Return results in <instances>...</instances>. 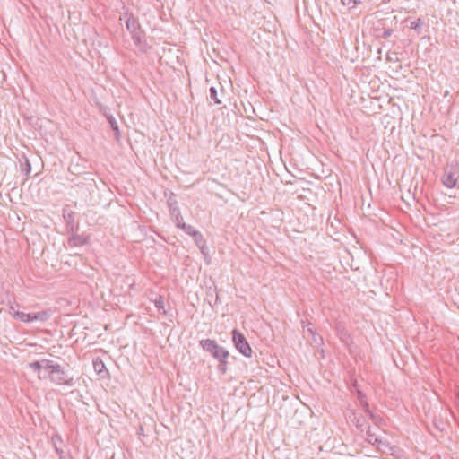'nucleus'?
Masks as SVG:
<instances>
[{"mask_svg":"<svg viewBox=\"0 0 459 459\" xmlns=\"http://www.w3.org/2000/svg\"><path fill=\"white\" fill-rule=\"evenodd\" d=\"M29 367L36 372H39V370L42 368L39 360L30 363Z\"/></svg>","mask_w":459,"mask_h":459,"instance_id":"nucleus-22","label":"nucleus"},{"mask_svg":"<svg viewBox=\"0 0 459 459\" xmlns=\"http://www.w3.org/2000/svg\"><path fill=\"white\" fill-rule=\"evenodd\" d=\"M170 214L174 218V221L177 223V227H178L179 223L184 222L183 221V217H182V215L180 213V211H179V209L178 207L170 206Z\"/></svg>","mask_w":459,"mask_h":459,"instance_id":"nucleus-11","label":"nucleus"},{"mask_svg":"<svg viewBox=\"0 0 459 459\" xmlns=\"http://www.w3.org/2000/svg\"><path fill=\"white\" fill-rule=\"evenodd\" d=\"M52 441H53V444H54L56 453L59 455L63 454V450L59 447V444H57V442H60V443L62 442L60 437H58V436L53 437Z\"/></svg>","mask_w":459,"mask_h":459,"instance_id":"nucleus-18","label":"nucleus"},{"mask_svg":"<svg viewBox=\"0 0 459 459\" xmlns=\"http://www.w3.org/2000/svg\"><path fill=\"white\" fill-rule=\"evenodd\" d=\"M23 170L25 171V174L28 175L30 173V170H31V166L30 164V162L28 160H26L25 164H24V169Z\"/></svg>","mask_w":459,"mask_h":459,"instance_id":"nucleus-25","label":"nucleus"},{"mask_svg":"<svg viewBox=\"0 0 459 459\" xmlns=\"http://www.w3.org/2000/svg\"><path fill=\"white\" fill-rule=\"evenodd\" d=\"M201 347L210 352L213 358L220 359L223 358L229 357V351H227L223 347H221L217 344L214 340L205 339L200 342Z\"/></svg>","mask_w":459,"mask_h":459,"instance_id":"nucleus-1","label":"nucleus"},{"mask_svg":"<svg viewBox=\"0 0 459 459\" xmlns=\"http://www.w3.org/2000/svg\"><path fill=\"white\" fill-rule=\"evenodd\" d=\"M153 303L159 310L162 309L163 314H166V311L164 309V300H163L162 296H160V295L156 296L155 299L153 300Z\"/></svg>","mask_w":459,"mask_h":459,"instance_id":"nucleus-13","label":"nucleus"},{"mask_svg":"<svg viewBox=\"0 0 459 459\" xmlns=\"http://www.w3.org/2000/svg\"><path fill=\"white\" fill-rule=\"evenodd\" d=\"M307 331L314 336V333H313L312 329L308 328Z\"/></svg>","mask_w":459,"mask_h":459,"instance_id":"nucleus-28","label":"nucleus"},{"mask_svg":"<svg viewBox=\"0 0 459 459\" xmlns=\"http://www.w3.org/2000/svg\"><path fill=\"white\" fill-rule=\"evenodd\" d=\"M39 361L41 364V368L48 369L49 371H51L52 368L57 364V363L54 362L53 360H49V359H41Z\"/></svg>","mask_w":459,"mask_h":459,"instance_id":"nucleus-14","label":"nucleus"},{"mask_svg":"<svg viewBox=\"0 0 459 459\" xmlns=\"http://www.w3.org/2000/svg\"><path fill=\"white\" fill-rule=\"evenodd\" d=\"M342 3L344 5L352 4L353 6H355L358 3H359V0H342Z\"/></svg>","mask_w":459,"mask_h":459,"instance_id":"nucleus-24","label":"nucleus"},{"mask_svg":"<svg viewBox=\"0 0 459 459\" xmlns=\"http://www.w3.org/2000/svg\"><path fill=\"white\" fill-rule=\"evenodd\" d=\"M423 26V22L420 18L416 19L415 21H412L410 24V28L417 30L418 33H420V29Z\"/></svg>","mask_w":459,"mask_h":459,"instance_id":"nucleus-12","label":"nucleus"},{"mask_svg":"<svg viewBox=\"0 0 459 459\" xmlns=\"http://www.w3.org/2000/svg\"><path fill=\"white\" fill-rule=\"evenodd\" d=\"M126 24L127 30H130V32L132 33V37L134 42L138 43L140 41V31L138 22L131 15L127 18Z\"/></svg>","mask_w":459,"mask_h":459,"instance_id":"nucleus-5","label":"nucleus"},{"mask_svg":"<svg viewBox=\"0 0 459 459\" xmlns=\"http://www.w3.org/2000/svg\"><path fill=\"white\" fill-rule=\"evenodd\" d=\"M10 313L13 317L26 323H30V313H24L20 311H15L13 307H10Z\"/></svg>","mask_w":459,"mask_h":459,"instance_id":"nucleus-9","label":"nucleus"},{"mask_svg":"<svg viewBox=\"0 0 459 459\" xmlns=\"http://www.w3.org/2000/svg\"><path fill=\"white\" fill-rule=\"evenodd\" d=\"M374 446H377V449L384 454H393L394 448L386 442L379 437L374 438Z\"/></svg>","mask_w":459,"mask_h":459,"instance_id":"nucleus-6","label":"nucleus"},{"mask_svg":"<svg viewBox=\"0 0 459 459\" xmlns=\"http://www.w3.org/2000/svg\"><path fill=\"white\" fill-rule=\"evenodd\" d=\"M69 171L72 173V174H80L81 172L79 171V165L78 164H71L69 166Z\"/></svg>","mask_w":459,"mask_h":459,"instance_id":"nucleus-23","label":"nucleus"},{"mask_svg":"<svg viewBox=\"0 0 459 459\" xmlns=\"http://www.w3.org/2000/svg\"><path fill=\"white\" fill-rule=\"evenodd\" d=\"M50 380L56 385H72V378L68 377L64 368L56 364L49 372Z\"/></svg>","mask_w":459,"mask_h":459,"instance_id":"nucleus-3","label":"nucleus"},{"mask_svg":"<svg viewBox=\"0 0 459 459\" xmlns=\"http://www.w3.org/2000/svg\"><path fill=\"white\" fill-rule=\"evenodd\" d=\"M93 366H94L95 371L98 373H100L102 371V369L105 368L103 362L100 360L94 361Z\"/></svg>","mask_w":459,"mask_h":459,"instance_id":"nucleus-21","label":"nucleus"},{"mask_svg":"<svg viewBox=\"0 0 459 459\" xmlns=\"http://www.w3.org/2000/svg\"><path fill=\"white\" fill-rule=\"evenodd\" d=\"M108 123L110 124L112 130L115 131L116 134H118V133H119L118 126H117L115 118L112 117H108Z\"/></svg>","mask_w":459,"mask_h":459,"instance_id":"nucleus-19","label":"nucleus"},{"mask_svg":"<svg viewBox=\"0 0 459 459\" xmlns=\"http://www.w3.org/2000/svg\"><path fill=\"white\" fill-rule=\"evenodd\" d=\"M50 316V312L48 310H43L37 313H30V322L40 321L44 322L48 320Z\"/></svg>","mask_w":459,"mask_h":459,"instance_id":"nucleus-7","label":"nucleus"},{"mask_svg":"<svg viewBox=\"0 0 459 459\" xmlns=\"http://www.w3.org/2000/svg\"><path fill=\"white\" fill-rule=\"evenodd\" d=\"M227 359L228 358H223V359H218L219 360L218 371L221 374H225L227 371Z\"/></svg>","mask_w":459,"mask_h":459,"instance_id":"nucleus-16","label":"nucleus"},{"mask_svg":"<svg viewBox=\"0 0 459 459\" xmlns=\"http://www.w3.org/2000/svg\"><path fill=\"white\" fill-rule=\"evenodd\" d=\"M232 340L236 349L244 356L251 357L252 349L248 344L246 337L239 333L238 330H233L232 332Z\"/></svg>","mask_w":459,"mask_h":459,"instance_id":"nucleus-2","label":"nucleus"},{"mask_svg":"<svg viewBox=\"0 0 459 459\" xmlns=\"http://www.w3.org/2000/svg\"><path fill=\"white\" fill-rule=\"evenodd\" d=\"M366 412L370 415L371 418H373V415L371 414L370 411L367 408Z\"/></svg>","mask_w":459,"mask_h":459,"instance_id":"nucleus-27","label":"nucleus"},{"mask_svg":"<svg viewBox=\"0 0 459 459\" xmlns=\"http://www.w3.org/2000/svg\"><path fill=\"white\" fill-rule=\"evenodd\" d=\"M442 183L448 188H454L458 180V170L456 165H449L445 169L442 176Z\"/></svg>","mask_w":459,"mask_h":459,"instance_id":"nucleus-4","label":"nucleus"},{"mask_svg":"<svg viewBox=\"0 0 459 459\" xmlns=\"http://www.w3.org/2000/svg\"><path fill=\"white\" fill-rule=\"evenodd\" d=\"M193 238H194L195 242L197 245V247L201 249L202 253L204 254V239L202 234L200 233V238H198V237H193Z\"/></svg>","mask_w":459,"mask_h":459,"instance_id":"nucleus-17","label":"nucleus"},{"mask_svg":"<svg viewBox=\"0 0 459 459\" xmlns=\"http://www.w3.org/2000/svg\"><path fill=\"white\" fill-rule=\"evenodd\" d=\"M391 34H392V30H385L384 37L387 38V37L391 36Z\"/></svg>","mask_w":459,"mask_h":459,"instance_id":"nucleus-26","label":"nucleus"},{"mask_svg":"<svg viewBox=\"0 0 459 459\" xmlns=\"http://www.w3.org/2000/svg\"><path fill=\"white\" fill-rule=\"evenodd\" d=\"M86 239L82 236L74 235L68 238V244L72 247L82 246L85 244Z\"/></svg>","mask_w":459,"mask_h":459,"instance_id":"nucleus-10","label":"nucleus"},{"mask_svg":"<svg viewBox=\"0 0 459 459\" xmlns=\"http://www.w3.org/2000/svg\"><path fill=\"white\" fill-rule=\"evenodd\" d=\"M178 228L182 229L186 234H188V235H190L192 237H198V238H200V231L195 230L191 225H188V224H186L185 222H182V223L178 224Z\"/></svg>","mask_w":459,"mask_h":459,"instance_id":"nucleus-8","label":"nucleus"},{"mask_svg":"<svg viewBox=\"0 0 459 459\" xmlns=\"http://www.w3.org/2000/svg\"><path fill=\"white\" fill-rule=\"evenodd\" d=\"M209 92H210V98L211 100H212L214 101L215 104H221V100L218 98V93H217V90L215 87H211L210 90H209Z\"/></svg>","mask_w":459,"mask_h":459,"instance_id":"nucleus-15","label":"nucleus"},{"mask_svg":"<svg viewBox=\"0 0 459 459\" xmlns=\"http://www.w3.org/2000/svg\"><path fill=\"white\" fill-rule=\"evenodd\" d=\"M379 437L376 433L371 432V430L367 431V441L372 445H374V438Z\"/></svg>","mask_w":459,"mask_h":459,"instance_id":"nucleus-20","label":"nucleus"}]
</instances>
